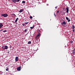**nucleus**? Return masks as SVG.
Listing matches in <instances>:
<instances>
[{
  "label": "nucleus",
  "mask_w": 75,
  "mask_h": 75,
  "mask_svg": "<svg viewBox=\"0 0 75 75\" xmlns=\"http://www.w3.org/2000/svg\"><path fill=\"white\" fill-rule=\"evenodd\" d=\"M2 17H7L8 16V14L7 13H4L1 14Z\"/></svg>",
  "instance_id": "obj_1"
},
{
  "label": "nucleus",
  "mask_w": 75,
  "mask_h": 75,
  "mask_svg": "<svg viewBox=\"0 0 75 75\" xmlns=\"http://www.w3.org/2000/svg\"><path fill=\"white\" fill-rule=\"evenodd\" d=\"M2 48L3 50H7L8 49V46L6 45L3 46Z\"/></svg>",
  "instance_id": "obj_2"
},
{
  "label": "nucleus",
  "mask_w": 75,
  "mask_h": 75,
  "mask_svg": "<svg viewBox=\"0 0 75 75\" xmlns=\"http://www.w3.org/2000/svg\"><path fill=\"white\" fill-rule=\"evenodd\" d=\"M13 1V3H16V2H19L20 0H11Z\"/></svg>",
  "instance_id": "obj_3"
},
{
  "label": "nucleus",
  "mask_w": 75,
  "mask_h": 75,
  "mask_svg": "<svg viewBox=\"0 0 75 75\" xmlns=\"http://www.w3.org/2000/svg\"><path fill=\"white\" fill-rule=\"evenodd\" d=\"M21 66H20L19 67H18L17 68V70H18V71H20V70H21Z\"/></svg>",
  "instance_id": "obj_4"
},
{
  "label": "nucleus",
  "mask_w": 75,
  "mask_h": 75,
  "mask_svg": "<svg viewBox=\"0 0 75 75\" xmlns=\"http://www.w3.org/2000/svg\"><path fill=\"white\" fill-rule=\"evenodd\" d=\"M72 54H73L74 55H75V48L73 50H72Z\"/></svg>",
  "instance_id": "obj_5"
},
{
  "label": "nucleus",
  "mask_w": 75,
  "mask_h": 75,
  "mask_svg": "<svg viewBox=\"0 0 75 75\" xmlns=\"http://www.w3.org/2000/svg\"><path fill=\"white\" fill-rule=\"evenodd\" d=\"M18 60V57H15V61L16 62H17Z\"/></svg>",
  "instance_id": "obj_6"
},
{
  "label": "nucleus",
  "mask_w": 75,
  "mask_h": 75,
  "mask_svg": "<svg viewBox=\"0 0 75 75\" xmlns=\"http://www.w3.org/2000/svg\"><path fill=\"white\" fill-rule=\"evenodd\" d=\"M66 10H67L66 12L68 13V12L69 11V8H68V7H67L66 8Z\"/></svg>",
  "instance_id": "obj_7"
},
{
  "label": "nucleus",
  "mask_w": 75,
  "mask_h": 75,
  "mask_svg": "<svg viewBox=\"0 0 75 75\" xmlns=\"http://www.w3.org/2000/svg\"><path fill=\"white\" fill-rule=\"evenodd\" d=\"M3 26V23H0V28H2Z\"/></svg>",
  "instance_id": "obj_8"
},
{
  "label": "nucleus",
  "mask_w": 75,
  "mask_h": 75,
  "mask_svg": "<svg viewBox=\"0 0 75 75\" xmlns=\"http://www.w3.org/2000/svg\"><path fill=\"white\" fill-rule=\"evenodd\" d=\"M61 24H64V25H66V22H65V21H64Z\"/></svg>",
  "instance_id": "obj_9"
},
{
  "label": "nucleus",
  "mask_w": 75,
  "mask_h": 75,
  "mask_svg": "<svg viewBox=\"0 0 75 75\" xmlns=\"http://www.w3.org/2000/svg\"><path fill=\"white\" fill-rule=\"evenodd\" d=\"M23 11H24V9H22L20 10V11L19 12V13H22Z\"/></svg>",
  "instance_id": "obj_10"
},
{
  "label": "nucleus",
  "mask_w": 75,
  "mask_h": 75,
  "mask_svg": "<svg viewBox=\"0 0 75 75\" xmlns=\"http://www.w3.org/2000/svg\"><path fill=\"white\" fill-rule=\"evenodd\" d=\"M40 33H38V34L36 35V38H37V37H38V36H40Z\"/></svg>",
  "instance_id": "obj_11"
},
{
  "label": "nucleus",
  "mask_w": 75,
  "mask_h": 75,
  "mask_svg": "<svg viewBox=\"0 0 75 75\" xmlns=\"http://www.w3.org/2000/svg\"><path fill=\"white\" fill-rule=\"evenodd\" d=\"M18 18H17L15 21V22H17V21H18Z\"/></svg>",
  "instance_id": "obj_12"
},
{
  "label": "nucleus",
  "mask_w": 75,
  "mask_h": 75,
  "mask_svg": "<svg viewBox=\"0 0 75 75\" xmlns=\"http://www.w3.org/2000/svg\"><path fill=\"white\" fill-rule=\"evenodd\" d=\"M71 28H72V29H74V28H75V26L73 25L71 27Z\"/></svg>",
  "instance_id": "obj_13"
},
{
  "label": "nucleus",
  "mask_w": 75,
  "mask_h": 75,
  "mask_svg": "<svg viewBox=\"0 0 75 75\" xmlns=\"http://www.w3.org/2000/svg\"><path fill=\"white\" fill-rule=\"evenodd\" d=\"M37 32L38 33H40V30H39V29H38V30H37Z\"/></svg>",
  "instance_id": "obj_14"
},
{
  "label": "nucleus",
  "mask_w": 75,
  "mask_h": 75,
  "mask_svg": "<svg viewBox=\"0 0 75 75\" xmlns=\"http://www.w3.org/2000/svg\"><path fill=\"white\" fill-rule=\"evenodd\" d=\"M28 31V29H25V30L24 32H25V33H26V32H27V31Z\"/></svg>",
  "instance_id": "obj_15"
},
{
  "label": "nucleus",
  "mask_w": 75,
  "mask_h": 75,
  "mask_svg": "<svg viewBox=\"0 0 75 75\" xmlns=\"http://www.w3.org/2000/svg\"><path fill=\"white\" fill-rule=\"evenodd\" d=\"M31 41H29L28 42V44H31Z\"/></svg>",
  "instance_id": "obj_16"
},
{
  "label": "nucleus",
  "mask_w": 75,
  "mask_h": 75,
  "mask_svg": "<svg viewBox=\"0 0 75 75\" xmlns=\"http://www.w3.org/2000/svg\"><path fill=\"white\" fill-rule=\"evenodd\" d=\"M30 19H32V18H33V17H32V16H30Z\"/></svg>",
  "instance_id": "obj_17"
},
{
  "label": "nucleus",
  "mask_w": 75,
  "mask_h": 75,
  "mask_svg": "<svg viewBox=\"0 0 75 75\" xmlns=\"http://www.w3.org/2000/svg\"><path fill=\"white\" fill-rule=\"evenodd\" d=\"M66 19L67 20H68L69 18H68V17H66Z\"/></svg>",
  "instance_id": "obj_18"
},
{
  "label": "nucleus",
  "mask_w": 75,
  "mask_h": 75,
  "mask_svg": "<svg viewBox=\"0 0 75 75\" xmlns=\"http://www.w3.org/2000/svg\"><path fill=\"white\" fill-rule=\"evenodd\" d=\"M25 25H26V24H28V22H25Z\"/></svg>",
  "instance_id": "obj_19"
},
{
  "label": "nucleus",
  "mask_w": 75,
  "mask_h": 75,
  "mask_svg": "<svg viewBox=\"0 0 75 75\" xmlns=\"http://www.w3.org/2000/svg\"><path fill=\"white\" fill-rule=\"evenodd\" d=\"M6 71H8V68H6Z\"/></svg>",
  "instance_id": "obj_20"
},
{
  "label": "nucleus",
  "mask_w": 75,
  "mask_h": 75,
  "mask_svg": "<svg viewBox=\"0 0 75 75\" xmlns=\"http://www.w3.org/2000/svg\"><path fill=\"white\" fill-rule=\"evenodd\" d=\"M30 28H31V29L34 28V25H33V27H30Z\"/></svg>",
  "instance_id": "obj_21"
},
{
  "label": "nucleus",
  "mask_w": 75,
  "mask_h": 75,
  "mask_svg": "<svg viewBox=\"0 0 75 75\" xmlns=\"http://www.w3.org/2000/svg\"><path fill=\"white\" fill-rule=\"evenodd\" d=\"M22 3H25V1H23L22 2Z\"/></svg>",
  "instance_id": "obj_22"
},
{
  "label": "nucleus",
  "mask_w": 75,
  "mask_h": 75,
  "mask_svg": "<svg viewBox=\"0 0 75 75\" xmlns=\"http://www.w3.org/2000/svg\"><path fill=\"white\" fill-rule=\"evenodd\" d=\"M11 47H12V46L11 45H10L9 48H11Z\"/></svg>",
  "instance_id": "obj_23"
},
{
  "label": "nucleus",
  "mask_w": 75,
  "mask_h": 75,
  "mask_svg": "<svg viewBox=\"0 0 75 75\" xmlns=\"http://www.w3.org/2000/svg\"><path fill=\"white\" fill-rule=\"evenodd\" d=\"M59 11H57V14H58V13H59Z\"/></svg>",
  "instance_id": "obj_24"
},
{
  "label": "nucleus",
  "mask_w": 75,
  "mask_h": 75,
  "mask_svg": "<svg viewBox=\"0 0 75 75\" xmlns=\"http://www.w3.org/2000/svg\"><path fill=\"white\" fill-rule=\"evenodd\" d=\"M3 33H4L5 32H7V30H4L3 31Z\"/></svg>",
  "instance_id": "obj_25"
},
{
  "label": "nucleus",
  "mask_w": 75,
  "mask_h": 75,
  "mask_svg": "<svg viewBox=\"0 0 75 75\" xmlns=\"http://www.w3.org/2000/svg\"><path fill=\"white\" fill-rule=\"evenodd\" d=\"M70 21H71L70 19H68V22H69Z\"/></svg>",
  "instance_id": "obj_26"
},
{
  "label": "nucleus",
  "mask_w": 75,
  "mask_h": 75,
  "mask_svg": "<svg viewBox=\"0 0 75 75\" xmlns=\"http://www.w3.org/2000/svg\"><path fill=\"white\" fill-rule=\"evenodd\" d=\"M22 25H23V26H24V25H25V24H22Z\"/></svg>",
  "instance_id": "obj_27"
},
{
  "label": "nucleus",
  "mask_w": 75,
  "mask_h": 75,
  "mask_svg": "<svg viewBox=\"0 0 75 75\" xmlns=\"http://www.w3.org/2000/svg\"><path fill=\"white\" fill-rule=\"evenodd\" d=\"M71 44L73 42V41H71Z\"/></svg>",
  "instance_id": "obj_28"
},
{
  "label": "nucleus",
  "mask_w": 75,
  "mask_h": 75,
  "mask_svg": "<svg viewBox=\"0 0 75 75\" xmlns=\"http://www.w3.org/2000/svg\"><path fill=\"white\" fill-rule=\"evenodd\" d=\"M54 16L55 17H56V15H55V13H54Z\"/></svg>",
  "instance_id": "obj_29"
},
{
  "label": "nucleus",
  "mask_w": 75,
  "mask_h": 75,
  "mask_svg": "<svg viewBox=\"0 0 75 75\" xmlns=\"http://www.w3.org/2000/svg\"><path fill=\"white\" fill-rule=\"evenodd\" d=\"M72 31L73 32H74V31H75V30H74V29H73Z\"/></svg>",
  "instance_id": "obj_30"
},
{
  "label": "nucleus",
  "mask_w": 75,
  "mask_h": 75,
  "mask_svg": "<svg viewBox=\"0 0 75 75\" xmlns=\"http://www.w3.org/2000/svg\"><path fill=\"white\" fill-rule=\"evenodd\" d=\"M12 15H13L15 16V14L14 13H13L12 14Z\"/></svg>",
  "instance_id": "obj_31"
},
{
  "label": "nucleus",
  "mask_w": 75,
  "mask_h": 75,
  "mask_svg": "<svg viewBox=\"0 0 75 75\" xmlns=\"http://www.w3.org/2000/svg\"><path fill=\"white\" fill-rule=\"evenodd\" d=\"M57 7H58L57 6H56L55 7V8H56V9H57Z\"/></svg>",
  "instance_id": "obj_32"
},
{
  "label": "nucleus",
  "mask_w": 75,
  "mask_h": 75,
  "mask_svg": "<svg viewBox=\"0 0 75 75\" xmlns=\"http://www.w3.org/2000/svg\"><path fill=\"white\" fill-rule=\"evenodd\" d=\"M1 71H0V74H1Z\"/></svg>",
  "instance_id": "obj_33"
},
{
  "label": "nucleus",
  "mask_w": 75,
  "mask_h": 75,
  "mask_svg": "<svg viewBox=\"0 0 75 75\" xmlns=\"http://www.w3.org/2000/svg\"><path fill=\"white\" fill-rule=\"evenodd\" d=\"M14 16H15V17H16V15H15Z\"/></svg>",
  "instance_id": "obj_34"
}]
</instances>
